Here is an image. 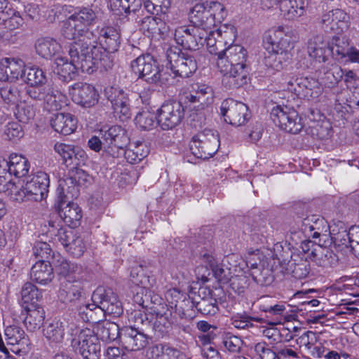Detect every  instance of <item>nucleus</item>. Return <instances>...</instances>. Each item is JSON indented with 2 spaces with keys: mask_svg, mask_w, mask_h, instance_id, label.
I'll return each instance as SVG.
<instances>
[{
  "mask_svg": "<svg viewBox=\"0 0 359 359\" xmlns=\"http://www.w3.org/2000/svg\"><path fill=\"white\" fill-rule=\"evenodd\" d=\"M70 60L66 57L58 56L54 60L53 72L58 79L69 83L76 79L78 70L92 74L98 67L103 55L102 47H95L83 40L73 42L69 46Z\"/></svg>",
  "mask_w": 359,
  "mask_h": 359,
  "instance_id": "1",
  "label": "nucleus"
},
{
  "mask_svg": "<svg viewBox=\"0 0 359 359\" xmlns=\"http://www.w3.org/2000/svg\"><path fill=\"white\" fill-rule=\"evenodd\" d=\"M247 58V50L240 45L228 46L219 52L217 65L223 74L224 85L234 88L246 83Z\"/></svg>",
  "mask_w": 359,
  "mask_h": 359,
  "instance_id": "2",
  "label": "nucleus"
},
{
  "mask_svg": "<svg viewBox=\"0 0 359 359\" xmlns=\"http://www.w3.org/2000/svg\"><path fill=\"white\" fill-rule=\"evenodd\" d=\"M96 20L97 14L91 8H78L63 22L62 34L67 39L76 40L74 42L83 40L96 48L100 47L97 45L96 36L88 29V27L94 24Z\"/></svg>",
  "mask_w": 359,
  "mask_h": 359,
  "instance_id": "3",
  "label": "nucleus"
},
{
  "mask_svg": "<svg viewBox=\"0 0 359 359\" xmlns=\"http://www.w3.org/2000/svg\"><path fill=\"white\" fill-rule=\"evenodd\" d=\"M190 22L202 30L211 29L226 17L225 7L215 0H201L190 9Z\"/></svg>",
  "mask_w": 359,
  "mask_h": 359,
  "instance_id": "4",
  "label": "nucleus"
},
{
  "mask_svg": "<svg viewBox=\"0 0 359 359\" xmlns=\"http://www.w3.org/2000/svg\"><path fill=\"white\" fill-rule=\"evenodd\" d=\"M71 346L83 359H98L100 345L94 332L88 328L81 329L72 325L69 328Z\"/></svg>",
  "mask_w": 359,
  "mask_h": 359,
  "instance_id": "5",
  "label": "nucleus"
},
{
  "mask_svg": "<svg viewBox=\"0 0 359 359\" xmlns=\"http://www.w3.org/2000/svg\"><path fill=\"white\" fill-rule=\"evenodd\" d=\"M131 68L138 78L148 83L159 86L169 84L168 73L161 70L157 60L150 54L142 55L133 60Z\"/></svg>",
  "mask_w": 359,
  "mask_h": 359,
  "instance_id": "6",
  "label": "nucleus"
},
{
  "mask_svg": "<svg viewBox=\"0 0 359 359\" xmlns=\"http://www.w3.org/2000/svg\"><path fill=\"white\" fill-rule=\"evenodd\" d=\"M25 185H17L15 201L30 200L39 201L45 198L48 192L50 179L47 173L39 171L29 177Z\"/></svg>",
  "mask_w": 359,
  "mask_h": 359,
  "instance_id": "7",
  "label": "nucleus"
},
{
  "mask_svg": "<svg viewBox=\"0 0 359 359\" xmlns=\"http://www.w3.org/2000/svg\"><path fill=\"white\" fill-rule=\"evenodd\" d=\"M65 180L60 181L57 189V201L55 209L64 222L69 228H75L80 224L82 217L81 209L73 202L67 201V196L65 194Z\"/></svg>",
  "mask_w": 359,
  "mask_h": 359,
  "instance_id": "8",
  "label": "nucleus"
},
{
  "mask_svg": "<svg viewBox=\"0 0 359 359\" xmlns=\"http://www.w3.org/2000/svg\"><path fill=\"white\" fill-rule=\"evenodd\" d=\"M167 65L175 76L188 78L197 69V64L193 56L182 53L177 47H171L166 52Z\"/></svg>",
  "mask_w": 359,
  "mask_h": 359,
  "instance_id": "9",
  "label": "nucleus"
},
{
  "mask_svg": "<svg viewBox=\"0 0 359 359\" xmlns=\"http://www.w3.org/2000/svg\"><path fill=\"white\" fill-rule=\"evenodd\" d=\"M219 140L212 130L205 129L193 137L189 147L198 158L208 159L217 151Z\"/></svg>",
  "mask_w": 359,
  "mask_h": 359,
  "instance_id": "10",
  "label": "nucleus"
},
{
  "mask_svg": "<svg viewBox=\"0 0 359 359\" xmlns=\"http://www.w3.org/2000/svg\"><path fill=\"white\" fill-rule=\"evenodd\" d=\"M104 144V151L113 158H118L128 143L126 131L119 126H113L107 130H100Z\"/></svg>",
  "mask_w": 359,
  "mask_h": 359,
  "instance_id": "11",
  "label": "nucleus"
},
{
  "mask_svg": "<svg viewBox=\"0 0 359 359\" xmlns=\"http://www.w3.org/2000/svg\"><path fill=\"white\" fill-rule=\"evenodd\" d=\"M270 115L274 124L287 133L296 134L303 128L297 112L287 106L273 107Z\"/></svg>",
  "mask_w": 359,
  "mask_h": 359,
  "instance_id": "12",
  "label": "nucleus"
},
{
  "mask_svg": "<svg viewBox=\"0 0 359 359\" xmlns=\"http://www.w3.org/2000/svg\"><path fill=\"white\" fill-rule=\"evenodd\" d=\"M285 83L289 91L308 100L318 97L323 90L320 83L313 78L292 76Z\"/></svg>",
  "mask_w": 359,
  "mask_h": 359,
  "instance_id": "13",
  "label": "nucleus"
},
{
  "mask_svg": "<svg viewBox=\"0 0 359 359\" xmlns=\"http://www.w3.org/2000/svg\"><path fill=\"white\" fill-rule=\"evenodd\" d=\"M104 95L110 102L115 116L121 121L131 116L129 95L118 86H108L104 89Z\"/></svg>",
  "mask_w": 359,
  "mask_h": 359,
  "instance_id": "14",
  "label": "nucleus"
},
{
  "mask_svg": "<svg viewBox=\"0 0 359 359\" xmlns=\"http://www.w3.org/2000/svg\"><path fill=\"white\" fill-rule=\"evenodd\" d=\"M318 23L324 32L337 35L341 34L350 27L349 16L338 8L323 13Z\"/></svg>",
  "mask_w": 359,
  "mask_h": 359,
  "instance_id": "15",
  "label": "nucleus"
},
{
  "mask_svg": "<svg viewBox=\"0 0 359 359\" xmlns=\"http://www.w3.org/2000/svg\"><path fill=\"white\" fill-rule=\"evenodd\" d=\"M171 20L170 16L168 22L166 17H163L161 15H147L137 20V23L139 25L140 29L148 37L163 39L171 29L170 25L174 24Z\"/></svg>",
  "mask_w": 359,
  "mask_h": 359,
  "instance_id": "16",
  "label": "nucleus"
},
{
  "mask_svg": "<svg viewBox=\"0 0 359 359\" xmlns=\"http://www.w3.org/2000/svg\"><path fill=\"white\" fill-rule=\"evenodd\" d=\"M5 336L8 350L18 357L24 358L30 350V341L22 327L16 325L7 326Z\"/></svg>",
  "mask_w": 359,
  "mask_h": 359,
  "instance_id": "17",
  "label": "nucleus"
},
{
  "mask_svg": "<svg viewBox=\"0 0 359 359\" xmlns=\"http://www.w3.org/2000/svg\"><path fill=\"white\" fill-rule=\"evenodd\" d=\"M220 111L224 121L234 126H243L250 118L248 106L231 98L222 102Z\"/></svg>",
  "mask_w": 359,
  "mask_h": 359,
  "instance_id": "18",
  "label": "nucleus"
},
{
  "mask_svg": "<svg viewBox=\"0 0 359 359\" xmlns=\"http://www.w3.org/2000/svg\"><path fill=\"white\" fill-rule=\"evenodd\" d=\"M154 278L153 277H144V280H135L134 283L138 285L135 294L133 296L135 304L144 309H149L151 311L153 306H159L161 305L163 299L157 294L151 292L149 287L154 285Z\"/></svg>",
  "mask_w": 359,
  "mask_h": 359,
  "instance_id": "19",
  "label": "nucleus"
},
{
  "mask_svg": "<svg viewBox=\"0 0 359 359\" xmlns=\"http://www.w3.org/2000/svg\"><path fill=\"white\" fill-rule=\"evenodd\" d=\"M184 115L180 102H165L158 110V123L163 130L172 129L182 121Z\"/></svg>",
  "mask_w": 359,
  "mask_h": 359,
  "instance_id": "20",
  "label": "nucleus"
},
{
  "mask_svg": "<svg viewBox=\"0 0 359 359\" xmlns=\"http://www.w3.org/2000/svg\"><path fill=\"white\" fill-rule=\"evenodd\" d=\"M92 301L100 304L102 310L114 317L120 316L123 313L122 304L111 288L98 287L93 293Z\"/></svg>",
  "mask_w": 359,
  "mask_h": 359,
  "instance_id": "21",
  "label": "nucleus"
},
{
  "mask_svg": "<svg viewBox=\"0 0 359 359\" xmlns=\"http://www.w3.org/2000/svg\"><path fill=\"white\" fill-rule=\"evenodd\" d=\"M74 102L83 107L89 108L98 102L99 95L95 87L89 83L77 82L69 89Z\"/></svg>",
  "mask_w": 359,
  "mask_h": 359,
  "instance_id": "22",
  "label": "nucleus"
},
{
  "mask_svg": "<svg viewBox=\"0 0 359 359\" xmlns=\"http://www.w3.org/2000/svg\"><path fill=\"white\" fill-rule=\"evenodd\" d=\"M293 32L289 28L278 27L269 36L272 51L285 55V59H291V50L294 48Z\"/></svg>",
  "mask_w": 359,
  "mask_h": 359,
  "instance_id": "23",
  "label": "nucleus"
},
{
  "mask_svg": "<svg viewBox=\"0 0 359 359\" xmlns=\"http://www.w3.org/2000/svg\"><path fill=\"white\" fill-rule=\"evenodd\" d=\"M119 340L123 348L128 351L141 350L148 344L144 331L138 330V328L134 327L121 328Z\"/></svg>",
  "mask_w": 359,
  "mask_h": 359,
  "instance_id": "24",
  "label": "nucleus"
},
{
  "mask_svg": "<svg viewBox=\"0 0 359 359\" xmlns=\"http://www.w3.org/2000/svg\"><path fill=\"white\" fill-rule=\"evenodd\" d=\"M152 327L158 337H163L169 334L173 324L172 312L167 305L161 304L159 306L151 308Z\"/></svg>",
  "mask_w": 359,
  "mask_h": 359,
  "instance_id": "25",
  "label": "nucleus"
},
{
  "mask_svg": "<svg viewBox=\"0 0 359 359\" xmlns=\"http://www.w3.org/2000/svg\"><path fill=\"white\" fill-rule=\"evenodd\" d=\"M201 29L194 26L183 25L175 29L174 39L184 49L196 50L201 42Z\"/></svg>",
  "mask_w": 359,
  "mask_h": 359,
  "instance_id": "26",
  "label": "nucleus"
},
{
  "mask_svg": "<svg viewBox=\"0 0 359 359\" xmlns=\"http://www.w3.org/2000/svg\"><path fill=\"white\" fill-rule=\"evenodd\" d=\"M0 168H3L4 170L7 169L11 175L17 177H22L28 174L30 163L24 156L11 154L8 160L0 157Z\"/></svg>",
  "mask_w": 359,
  "mask_h": 359,
  "instance_id": "27",
  "label": "nucleus"
},
{
  "mask_svg": "<svg viewBox=\"0 0 359 359\" xmlns=\"http://www.w3.org/2000/svg\"><path fill=\"white\" fill-rule=\"evenodd\" d=\"M23 21L20 13L9 6L8 0H0V26L13 31L20 28Z\"/></svg>",
  "mask_w": 359,
  "mask_h": 359,
  "instance_id": "28",
  "label": "nucleus"
},
{
  "mask_svg": "<svg viewBox=\"0 0 359 359\" xmlns=\"http://www.w3.org/2000/svg\"><path fill=\"white\" fill-rule=\"evenodd\" d=\"M101 46L103 50L102 57L105 55V51L109 53L116 52L121 43V36L118 30L112 27H104L100 29L99 37Z\"/></svg>",
  "mask_w": 359,
  "mask_h": 359,
  "instance_id": "29",
  "label": "nucleus"
},
{
  "mask_svg": "<svg viewBox=\"0 0 359 359\" xmlns=\"http://www.w3.org/2000/svg\"><path fill=\"white\" fill-rule=\"evenodd\" d=\"M50 125L56 132L68 135L76 130L77 119L74 115L69 113H57L51 118Z\"/></svg>",
  "mask_w": 359,
  "mask_h": 359,
  "instance_id": "30",
  "label": "nucleus"
},
{
  "mask_svg": "<svg viewBox=\"0 0 359 359\" xmlns=\"http://www.w3.org/2000/svg\"><path fill=\"white\" fill-rule=\"evenodd\" d=\"M306 8L307 3L304 0H285L279 9L285 20L294 21L304 15Z\"/></svg>",
  "mask_w": 359,
  "mask_h": 359,
  "instance_id": "31",
  "label": "nucleus"
},
{
  "mask_svg": "<svg viewBox=\"0 0 359 359\" xmlns=\"http://www.w3.org/2000/svg\"><path fill=\"white\" fill-rule=\"evenodd\" d=\"M66 327L67 322L60 320H53L44 326L43 334L50 346H57L62 343Z\"/></svg>",
  "mask_w": 359,
  "mask_h": 359,
  "instance_id": "32",
  "label": "nucleus"
},
{
  "mask_svg": "<svg viewBox=\"0 0 359 359\" xmlns=\"http://www.w3.org/2000/svg\"><path fill=\"white\" fill-rule=\"evenodd\" d=\"M53 278V269L47 260L37 261L31 269L30 278L36 283L46 285L51 282Z\"/></svg>",
  "mask_w": 359,
  "mask_h": 359,
  "instance_id": "33",
  "label": "nucleus"
},
{
  "mask_svg": "<svg viewBox=\"0 0 359 359\" xmlns=\"http://www.w3.org/2000/svg\"><path fill=\"white\" fill-rule=\"evenodd\" d=\"M83 294V287L80 280L63 281L58 292L59 299L64 303H71L80 299Z\"/></svg>",
  "mask_w": 359,
  "mask_h": 359,
  "instance_id": "34",
  "label": "nucleus"
},
{
  "mask_svg": "<svg viewBox=\"0 0 359 359\" xmlns=\"http://www.w3.org/2000/svg\"><path fill=\"white\" fill-rule=\"evenodd\" d=\"M309 256L316 264L323 267H333L339 261L338 256L332 250L320 245L315 246Z\"/></svg>",
  "mask_w": 359,
  "mask_h": 359,
  "instance_id": "35",
  "label": "nucleus"
},
{
  "mask_svg": "<svg viewBox=\"0 0 359 359\" xmlns=\"http://www.w3.org/2000/svg\"><path fill=\"white\" fill-rule=\"evenodd\" d=\"M309 55L318 62H325L330 53V43L316 36L311 39L308 43Z\"/></svg>",
  "mask_w": 359,
  "mask_h": 359,
  "instance_id": "36",
  "label": "nucleus"
},
{
  "mask_svg": "<svg viewBox=\"0 0 359 359\" xmlns=\"http://www.w3.org/2000/svg\"><path fill=\"white\" fill-rule=\"evenodd\" d=\"M57 273L66 278L65 281H76L80 280V275L83 271L82 266L76 263L67 261L60 257L55 264Z\"/></svg>",
  "mask_w": 359,
  "mask_h": 359,
  "instance_id": "37",
  "label": "nucleus"
},
{
  "mask_svg": "<svg viewBox=\"0 0 359 359\" xmlns=\"http://www.w3.org/2000/svg\"><path fill=\"white\" fill-rule=\"evenodd\" d=\"M34 47L36 53L45 59L52 58L62 48L60 43L51 37H43L37 39Z\"/></svg>",
  "mask_w": 359,
  "mask_h": 359,
  "instance_id": "38",
  "label": "nucleus"
},
{
  "mask_svg": "<svg viewBox=\"0 0 359 359\" xmlns=\"http://www.w3.org/2000/svg\"><path fill=\"white\" fill-rule=\"evenodd\" d=\"M95 327V335L103 341H111L115 340L118 337H120L121 330L118 325L109 320H104L101 323H96Z\"/></svg>",
  "mask_w": 359,
  "mask_h": 359,
  "instance_id": "39",
  "label": "nucleus"
},
{
  "mask_svg": "<svg viewBox=\"0 0 359 359\" xmlns=\"http://www.w3.org/2000/svg\"><path fill=\"white\" fill-rule=\"evenodd\" d=\"M149 359H184V354L168 345L154 346L147 353Z\"/></svg>",
  "mask_w": 359,
  "mask_h": 359,
  "instance_id": "40",
  "label": "nucleus"
},
{
  "mask_svg": "<svg viewBox=\"0 0 359 359\" xmlns=\"http://www.w3.org/2000/svg\"><path fill=\"white\" fill-rule=\"evenodd\" d=\"M289 270L292 275L298 279L306 278L310 272V264L307 257H301L299 254H292L288 262Z\"/></svg>",
  "mask_w": 359,
  "mask_h": 359,
  "instance_id": "41",
  "label": "nucleus"
},
{
  "mask_svg": "<svg viewBox=\"0 0 359 359\" xmlns=\"http://www.w3.org/2000/svg\"><path fill=\"white\" fill-rule=\"evenodd\" d=\"M25 308L27 316L24 320V324L27 329L32 332L39 329L45 318V312L43 308L39 306L33 307L25 306Z\"/></svg>",
  "mask_w": 359,
  "mask_h": 359,
  "instance_id": "42",
  "label": "nucleus"
},
{
  "mask_svg": "<svg viewBox=\"0 0 359 359\" xmlns=\"http://www.w3.org/2000/svg\"><path fill=\"white\" fill-rule=\"evenodd\" d=\"M351 41L346 36H334L330 44V53L337 60L346 58L351 47Z\"/></svg>",
  "mask_w": 359,
  "mask_h": 359,
  "instance_id": "43",
  "label": "nucleus"
},
{
  "mask_svg": "<svg viewBox=\"0 0 359 359\" xmlns=\"http://www.w3.org/2000/svg\"><path fill=\"white\" fill-rule=\"evenodd\" d=\"M148 154L149 149L147 145L142 142H136L134 144H130V148L126 150L123 149V153L127 161L131 164L140 162Z\"/></svg>",
  "mask_w": 359,
  "mask_h": 359,
  "instance_id": "44",
  "label": "nucleus"
},
{
  "mask_svg": "<svg viewBox=\"0 0 359 359\" xmlns=\"http://www.w3.org/2000/svg\"><path fill=\"white\" fill-rule=\"evenodd\" d=\"M0 97L6 107H17L20 99L18 88L13 85H5L0 88Z\"/></svg>",
  "mask_w": 359,
  "mask_h": 359,
  "instance_id": "45",
  "label": "nucleus"
},
{
  "mask_svg": "<svg viewBox=\"0 0 359 359\" xmlns=\"http://www.w3.org/2000/svg\"><path fill=\"white\" fill-rule=\"evenodd\" d=\"M41 298V294L37 287L31 283H26L21 290V301L22 304L29 307L36 306V302Z\"/></svg>",
  "mask_w": 359,
  "mask_h": 359,
  "instance_id": "46",
  "label": "nucleus"
},
{
  "mask_svg": "<svg viewBox=\"0 0 359 359\" xmlns=\"http://www.w3.org/2000/svg\"><path fill=\"white\" fill-rule=\"evenodd\" d=\"M344 71L340 66L336 64L332 65L328 69L324 70V74L321 80L324 85L331 88L339 83L343 79Z\"/></svg>",
  "mask_w": 359,
  "mask_h": 359,
  "instance_id": "47",
  "label": "nucleus"
},
{
  "mask_svg": "<svg viewBox=\"0 0 359 359\" xmlns=\"http://www.w3.org/2000/svg\"><path fill=\"white\" fill-rule=\"evenodd\" d=\"M51 92L46 99L44 107L48 110H58L67 105L68 100L66 95L53 88H51Z\"/></svg>",
  "mask_w": 359,
  "mask_h": 359,
  "instance_id": "48",
  "label": "nucleus"
},
{
  "mask_svg": "<svg viewBox=\"0 0 359 359\" xmlns=\"http://www.w3.org/2000/svg\"><path fill=\"white\" fill-rule=\"evenodd\" d=\"M51 92V87L45 84L27 86L26 94L34 101L44 104L48 93Z\"/></svg>",
  "mask_w": 359,
  "mask_h": 359,
  "instance_id": "49",
  "label": "nucleus"
},
{
  "mask_svg": "<svg viewBox=\"0 0 359 359\" xmlns=\"http://www.w3.org/2000/svg\"><path fill=\"white\" fill-rule=\"evenodd\" d=\"M310 128L312 135L320 140L328 139L332 135V124L325 118L313 121Z\"/></svg>",
  "mask_w": 359,
  "mask_h": 359,
  "instance_id": "50",
  "label": "nucleus"
},
{
  "mask_svg": "<svg viewBox=\"0 0 359 359\" xmlns=\"http://www.w3.org/2000/svg\"><path fill=\"white\" fill-rule=\"evenodd\" d=\"M144 8L149 13L154 11L158 12L163 17H166V20L170 21V13L168 12L169 7L170 6V0H144Z\"/></svg>",
  "mask_w": 359,
  "mask_h": 359,
  "instance_id": "51",
  "label": "nucleus"
},
{
  "mask_svg": "<svg viewBox=\"0 0 359 359\" xmlns=\"http://www.w3.org/2000/svg\"><path fill=\"white\" fill-rule=\"evenodd\" d=\"M5 63L8 79L14 80L18 79L25 73V62L20 58H6Z\"/></svg>",
  "mask_w": 359,
  "mask_h": 359,
  "instance_id": "52",
  "label": "nucleus"
},
{
  "mask_svg": "<svg viewBox=\"0 0 359 359\" xmlns=\"http://www.w3.org/2000/svg\"><path fill=\"white\" fill-rule=\"evenodd\" d=\"M135 121L137 126L144 130H149L158 124L156 114L149 111L140 112Z\"/></svg>",
  "mask_w": 359,
  "mask_h": 359,
  "instance_id": "53",
  "label": "nucleus"
},
{
  "mask_svg": "<svg viewBox=\"0 0 359 359\" xmlns=\"http://www.w3.org/2000/svg\"><path fill=\"white\" fill-rule=\"evenodd\" d=\"M25 81L27 86L46 84L47 81L44 72L38 67H27L25 70Z\"/></svg>",
  "mask_w": 359,
  "mask_h": 359,
  "instance_id": "54",
  "label": "nucleus"
},
{
  "mask_svg": "<svg viewBox=\"0 0 359 359\" xmlns=\"http://www.w3.org/2000/svg\"><path fill=\"white\" fill-rule=\"evenodd\" d=\"M216 36V32L209 31L208 32L206 30L201 29V36L203 38L201 39V42H198V44L203 45L205 43L210 53L217 55V58H219V52L224 49L220 48L218 43L219 38Z\"/></svg>",
  "mask_w": 359,
  "mask_h": 359,
  "instance_id": "55",
  "label": "nucleus"
},
{
  "mask_svg": "<svg viewBox=\"0 0 359 359\" xmlns=\"http://www.w3.org/2000/svg\"><path fill=\"white\" fill-rule=\"evenodd\" d=\"M216 35L219 38L218 43L222 48L223 45L233 46L232 43L235 41L236 37L235 29L233 26L230 27L226 26L219 27L216 31Z\"/></svg>",
  "mask_w": 359,
  "mask_h": 359,
  "instance_id": "56",
  "label": "nucleus"
},
{
  "mask_svg": "<svg viewBox=\"0 0 359 359\" xmlns=\"http://www.w3.org/2000/svg\"><path fill=\"white\" fill-rule=\"evenodd\" d=\"M73 229L74 228H60L57 230L56 236L66 250H67V248H69V246L72 243H74L76 239H78V238L81 236V235Z\"/></svg>",
  "mask_w": 359,
  "mask_h": 359,
  "instance_id": "57",
  "label": "nucleus"
},
{
  "mask_svg": "<svg viewBox=\"0 0 359 359\" xmlns=\"http://www.w3.org/2000/svg\"><path fill=\"white\" fill-rule=\"evenodd\" d=\"M129 321L134 323L130 327L138 328V330L144 331V327H149L151 321L147 314L140 310H134L129 316Z\"/></svg>",
  "mask_w": 359,
  "mask_h": 359,
  "instance_id": "58",
  "label": "nucleus"
},
{
  "mask_svg": "<svg viewBox=\"0 0 359 359\" xmlns=\"http://www.w3.org/2000/svg\"><path fill=\"white\" fill-rule=\"evenodd\" d=\"M135 0H109V8L117 15H122L130 11Z\"/></svg>",
  "mask_w": 359,
  "mask_h": 359,
  "instance_id": "59",
  "label": "nucleus"
},
{
  "mask_svg": "<svg viewBox=\"0 0 359 359\" xmlns=\"http://www.w3.org/2000/svg\"><path fill=\"white\" fill-rule=\"evenodd\" d=\"M197 310L203 315L213 316L218 311L217 300L213 298L203 299L196 303Z\"/></svg>",
  "mask_w": 359,
  "mask_h": 359,
  "instance_id": "60",
  "label": "nucleus"
},
{
  "mask_svg": "<svg viewBox=\"0 0 359 359\" xmlns=\"http://www.w3.org/2000/svg\"><path fill=\"white\" fill-rule=\"evenodd\" d=\"M290 60V59H285V55L283 54L273 52V53L265 57L264 62L266 66L269 68L276 71H280L284 67L285 63Z\"/></svg>",
  "mask_w": 359,
  "mask_h": 359,
  "instance_id": "61",
  "label": "nucleus"
},
{
  "mask_svg": "<svg viewBox=\"0 0 359 359\" xmlns=\"http://www.w3.org/2000/svg\"><path fill=\"white\" fill-rule=\"evenodd\" d=\"M193 93H196L201 99V107L207 105L212 100V89L203 83H196L192 86Z\"/></svg>",
  "mask_w": 359,
  "mask_h": 359,
  "instance_id": "62",
  "label": "nucleus"
},
{
  "mask_svg": "<svg viewBox=\"0 0 359 359\" xmlns=\"http://www.w3.org/2000/svg\"><path fill=\"white\" fill-rule=\"evenodd\" d=\"M33 253L36 258L46 260L51 256L52 249L46 242L37 241L33 247Z\"/></svg>",
  "mask_w": 359,
  "mask_h": 359,
  "instance_id": "63",
  "label": "nucleus"
},
{
  "mask_svg": "<svg viewBox=\"0 0 359 359\" xmlns=\"http://www.w3.org/2000/svg\"><path fill=\"white\" fill-rule=\"evenodd\" d=\"M0 193H4L15 201L17 196V184L12 180H7L4 177L0 176Z\"/></svg>",
  "mask_w": 359,
  "mask_h": 359,
  "instance_id": "64",
  "label": "nucleus"
}]
</instances>
